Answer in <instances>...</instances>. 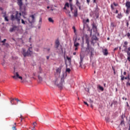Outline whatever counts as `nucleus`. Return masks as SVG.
I'll use <instances>...</instances> for the list:
<instances>
[{"mask_svg":"<svg viewBox=\"0 0 130 130\" xmlns=\"http://www.w3.org/2000/svg\"><path fill=\"white\" fill-rule=\"evenodd\" d=\"M29 24V27L30 28H34V22H35V16L34 14H32L29 16V17L27 19Z\"/></svg>","mask_w":130,"mask_h":130,"instance_id":"2","label":"nucleus"},{"mask_svg":"<svg viewBox=\"0 0 130 130\" xmlns=\"http://www.w3.org/2000/svg\"><path fill=\"white\" fill-rule=\"evenodd\" d=\"M32 53H33L32 47H29L27 52H26V49L24 48L22 49V54L24 57H26V56H31Z\"/></svg>","mask_w":130,"mask_h":130,"instance_id":"4","label":"nucleus"},{"mask_svg":"<svg viewBox=\"0 0 130 130\" xmlns=\"http://www.w3.org/2000/svg\"><path fill=\"white\" fill-rule=\"evenodd\" d=\"M60 44V43H59V41H56L55 42V46H56V48H58V46H59V45Z\"/></svg>","mask_w":130,"mask_h":130,"instance_id":"16","label":"nucleus"},{"mask_svg":"<svg viewBox=\"0 0 130 130\" xmlns=\"http://www.w3.org/2000/svg\"><path fill=\"white\" fill-rule=\"evenodd\" d=\"M23 10L24 11H21L22 16H27V12H26V6H23Z\"/></svg>","mask_w":130,"mask_h":130,"instance_id":"10","label":"nucleus"},{"mask_svg":"<svg viewBox=\"0 0 130 130\" xmlns=\"http://www.w3.org/2000/svg\"><path fill=\"white\" fill-rule=\"evenodd\" d=\"M97 88L98 89H99V90H100L101 91H104V88H103V87L101 86V85L100 84H98L97 85Z\"/></svg>","mask_w":130,"mask_h":130,"instance_id":"14","label":"nucleus"},{"mask_svg":"<svg viewBox=\"0 0 130 130\" xmlns=\"http://www.w3.org/2000/svg\"><path fill=\"white\" fill-rule=\"evenodd\" d=\"M12 78L13 79H14V80H17V79H20V80H23V78L22 76H20L18 72H16L14 74V76H12Z\"/></svg>","mask_w":130,"mask_h":130,"instance_id":"8","label":"nucleus"},{"mask_svg":"<svg viewBox=\"0 0 130 130\" xmlns=\"http://www.w3.org/2000/svg\"><path fill=\"white\" fill-rule=\"evenodd\" d=\"M83 22L84 25H86V24H87V23H90V20L89 19V18H87L86 20L83 19Z\"/></svg>","mask_w":130,"mask_h":130,"instance_id":"15","label":"nucleus"},{"mask_svg":"<svg viewBox=\"0 0 130 130\" xmlns=\"http://www.w3.org/2000/svg\"><path fill=\"white\" fill-rule=\"evenodd\" d=\"M50 50V48H47V51H49Z\"/></svg>","mask_w":130,"mask_h":130,"instance_id":"60","label":"nucleus"},{"mask_svg":"<svg viewBox=\"0 0 130 130\" xmlns=\"http://www.w3.org/2000/svg\"><path fill=\"white\" fill-rule=\"evenodd\" d=\"M111 27H112L113 28H114V27H116V24H115L114 22H111Z\"/></svg>","mask_w":130,"mask_h":130,"instance_id":"19","label":"nucleus"},{"mask_svg":"<svg viewBox=\"0 0 130 130\" xmlns=\"http://www.w3.org/2000/svg\"><path fill=\"white\" fill-rule=\"evenodd\" d=\"M113 5L115 7H117V6H118V4L116 3L115 2H113Z\"/></svg>","mask_w":130,"mask_h":130,"instance_id":"34","label":"nucleus"},{"mask_svg":"<svg viewBox=\"0 0 130 130\" xmlns=\"http://www.w3.org/2000/svg\"><path fill=\"white\" fill-rule=\"evenodd\" d=\"M74 43V46L75 47H78L79 45H80V44L79 43Z\"/></svg>","mask_w":130,"mask_h":130,"instance_id":"26","label":"nucleus"},{"mask_svg":"<svg viewBox=\"0 0 130 130\" xmlns=\"http://www.w3.org/2000/svg\"><path fill=\"white\" fill-rule=\"evenodd\" d=\"M15 100H16V101H17V103H19V102H20V103H24L23 102H22V101H21L17 98H15Z\"/></svg>","mask_w":130,"mask_h":130,"instance_id":"20","label":"nucleus"},{"mask_svg":"<svg viewBox=\"0 0 130 130\" xmlns=\"http://www.w3.org/2000/svg\"><path fill=\"white\" fill-rule=\"evenodd\" d=\"M25 16L26 15H22V17H23V19H26V18Z\"/></svg>","mask_w":130,"mask_h":130,"instance_id":"55","label":"nucleus"},{"mask_svg":"<svg viewBox=\"0 0 130 130\" xmlns=\"http://www.w3.org/2000/svg\"><path fill=\"white\" fill-rule=\"evenodd\" d=\"M67 58L69 61H71V57L67 56Z\"/></svg>","mask_w":130,"mask_h":130,"instance_id":"41","label":"nucleus"},{"mask_svg":"<svg viewBox=\"0 0 130 130\" xmlns=\"http://www.w3.org/2000/svg\"><path fill=\"white\" fill-rule=\"evenodd\" d=\"M83 58L82 57V56L80 55V66H82V62H83Z\"/></svg>","mask_w":130,"mask_h":130,"instance_id":"22","label":"nucleus"},{"mask_svg":"<svg viewBox=\"0 0 130 130\" xmlns=\"http://www.w3.org/2000/svg\"><path fill=\"white\" fill-rule=\"evenodd\" d=\"M127 54L128 55V57H130V52H129L128 51L127 52Z\"/></svg>","mask_w":130,"mask_h":130,"instance_id":"46","label":"nucleus"},{"mask_svg":"<svg viewBox=\"0 0 130 130\" xmlns=\"http://www.w3.org/2000/svg\"><path fill=\"white\" fill-rule=\"evenodd\" d=\"M39 23H41V22H42V18H40V19H39Z\"/></svg>","mask_w":130,"mask_h":130,"instance_id":"49","label":"nucleus"},{"mask_svg":"<svg viewBox=\"0 0 130 130\" xmlns=\"http://www.w3.org/2000/svg\"><path fill=\"white\" fill-rule=\"evenodd\" d=\"M73 30H74V33H76V27H75V26H73Z\"/></svg>","mask_w":130,"mask_h":130,"instance_id":"42","label":"nucleus"},{"mask_svg":"<svg viewBox=\"0 0 130 130\" xmlns=\"http://www.w3.org/2000/svg\"><path fill=\"white\" fill-rule=\"evenodd\" d=\"M90 0H86L87 3L89 4Z\"/></svg>","mask_w":130,"mask_h":130,"instance_id":"56","label":"nucleus"},{"mask_svg":"<svg viewBox=\"0 0 130 130\" xmlns=\"http://www.w3.org/2000/svg\"><path fill=\"white\" fill-rule=\"evenodd\" d=\"M27 21H24L23 19H21V23H22V24H23V25H26V22Z\"/></svg>","mask_w":130,"mask_h":130,"instance_id":"29","label":"nucleus"},{"mask_svg":"<svg viewBox=\"0 0 130 130\" xmlns=\"http://www.w3.org/2000/svg\"><path fill=\"white\" fill-rule=\"evenodd\" d=\"M21 16H22V13H19V12L16 11V20L18 22V23H20V21H21Z\"/></svg>","mask_w":130,"mask_h":130,"instance_id":"7","label":"nucleus"},{"mask_svg":"<svg viewBox=\"0 0 130 130\" xmlns=\"http://www.w3.org/2000/svg\"><path fill=\"white\" fill-rule=\"evenodd\" d=\"M126 86H130L129 81L127 82L126 83Z\"/></svg>","mask_w":130,"mask_h":130,"instance_id":"45","label":"nucleus"},{"mask_svg":"<svg viewBox=\"0 0 130 130\" xmlns=\"http://www.w3.org/2000/svg\"><path fill=\"white\" fill-rule=\"evenodd\" d=\"M111 9H112V10H114V6L113 4L111 5Z\"/></svg>","mask_w":130,"mask_h":130,"instance_id":"38","label":"nucleus"},{"mask_svg":"<svg viewBox=\"0 0 130 130\" xmlns=\"http://www.w3.org/2000/svg\"><path fill=\"white\" fill-rule=\"evenodd\" d=\"M14 100H15V99H12L11 101V103L12 104V105H14V104L13 103H12V102L14 101Z\"/></svg>","mask_w":130,"mask_h":130,"instance_id":"48","label":"nucleus"},{"mask_svg":"<svg viewBox=\"0 0 130 130\" xmlns=\"http://www.w3.org/2000/svg\"><path fill=\"white\" fill-rule=\"evenodd\" d=\"M67 73H70L71 72V69L70 68H67L66 69Z\"/></svg>","mask_w":130,"mask_h":130,"instance_id":"33","label":"nucleus"},{"mask_svg":"<svg viewBox=\"0 0 130 130\" xmlns=\"http://www.w3.org/2000/svg\"><path fill=\"white\" fill-rule=\"evenodd\" d=\"M106 121L109 122L110 119L108 118V117L106 118Z\"/></svg>","mask_w":130,"mask_h":130,"instance_id":"50","label":"nucleus"},{"mask_svg":"<svg viewBox=\"0 0 130 130\" xmlns=\"http://www.w3.org/2000/svg\"><path fill=\"white\" fill-rule=\"evenodd\" d=\"M103 53L104 55H108V50L107 49H105L103 50Z\"/></svg>","mask_w":130,"mask_h":130,"instance_id":"13","label":"nucleus"},{"mask_svg":"<svg viewBox=\"0 0 130 130\" xmlns=\"http://www.w3.org/2000/svg\"><path fill=\"white\" fill-rule=\"evenodd\" d=\"M78 40V38H75V40H74V43H77V40Z\"/></svg>","mask_w":130,"mask_h":130,"instance_id":"47","label":"nucleus"},{"mask_svg":"<svg viewBox=\"0 0 130 130\" xmlns=\"http://www.w3.org/2000/svg\"><path fill=\"white\" fill-rule=\"evenodd\" d=\"M70 9L72 13V14H74V17H78V8H77L76 7L73 6V4H70Z\"/></svg>","mask_w":130,"mask_h":130,"instance_id":"5","label":"nucleus"},{"mask_svg":"<svg viewBox=\"0 0 130 130\" xmlns=\"http://www.w3.org/2000/svg\"><path fill=\"white\" fill-rule=\"evenodd\" d=\"M122 17V14H121V13L118 14L117 18L118 19H121Z\"/></svg>","mask_w":130,"mask_h":130,"instance_id":"24","label":"nucleus"},{"mask_svg":"<svg viewBox=\"0 0 130 130\" xmlns=\"http://www.w3.org/2000/svg\"><path fill=\"white\" fill-rule=\"evenodd\" d=\"M4 18L6 22H9V19H8V16H4Z\"/></svg>","mask_w":130,"mask_h":130,"instance_id":"31","label":"nucleus"},{"mask_svg":"<svg viewBox=\"0 0 130 130\" xmlns=\"http://www.w3.org/2000/svg\"><path fill=\"white\" fill-rule=\"evenodd\" d=\"M38 79H39V81H42V77H41V76H40V75H39Z\"/></svg>","mask_w":130,"mask_h":130,"instance_id":"30","label":"nucleus"},{"mask_svg":"<svg viewBox=\"0 0 130 130\" xmlns=\"http://www.w3.org/2000/svg\"><path fill=\"white\" fill-rule=\"evenodd\" d=\"M128 51L130 52V47L128 48Z\"/></svg>","mask_w":130,"mask_h":130,"instance_id":"62","label":"nucleus"},{"mask_svg":"<svg viewBox=\"0 0 130 130\" xmlns=\"http://www.w3.org/2000/svg\"><path fill=\"white\" fill-rule=\"evenodd\" d=\"M3 45H5V46H6V47H9V45L8 43L3 44Z\"/></svg>","mask_w":130,"mask_h":130,"instance_id":"37","label":"nucleus"},{"mask_svg":"<svg viewBox=\"0 0 130 130\" xmlns=\"http://www.w3.org/2000/svg\"><path fill=\"white\" fill-rule=\"evenodd\" d=\"M121 81H124V76H121Z\"/></svg>","mask_w":130,"mask_h":130,"instance_id":"39","label":"nucleus"},{"mask_svg":"<svg viewBox=\"0 0 130 130\" xmlns=\"http://www.w3.org/2000/svg\"><path fill=\"white\" fill-rule=\"evenodd\" d=\"M125 7L126 8L125 14L126 15H129L130 13V2L127 1L126 2Z\"/></svg>","mask_w":130,"mask_h":130,"instance_id":"6","label":"nucleus"},{"mask_svg":"<svg viewBox=\"0 0 130 130\" xmlns=\"http://www.w3.org/2000/svg\"><path fill=\"white\" fill-rule=\"evenodd\" d=\"M128 20H125V23L127 28H128V26L129 25V23H128Z\"/></svg>","mask_w":130,"mask_h":130,"instance_id":"25","label":"nucleus"},{"mask_svg":"<svg viewBox=\"0 0 130 130\" xmlns=\"http://www.w3.org/2000/svg\"><path fill=\"white\" fill-rule=\"evenodd\" d=\"M83 103H84L85 105H87V106H89V104H88V103L86 102H84Z\"/></svg>","mask_w":130,"mask_h":130,"instance_id":"43","label":"nucleus"},{"mask_svg":"<svg viewBox=\"0 0 130 130\" xmlns=\"http://www.w3.org/2000/svg\"><path fill=\"white\" fill-rule=\"evenodd\" d=\"M76 5L77 7H81V3L79 2V0H76Z\"/></svg>","mask_w":130,"mask_h":130,"instance_id":"18","label":"nucleus"},{"mask_svg":"<svg viewBox=\"0 0 130 130\" xmlns=\"http://www.w3.org/2000/svg\"><path fill=\"white\" fill-rule=\"evenodd\" d=\"M123 100H127L126 98H122Z\"/></svg>","mask_w":130,"mask_h":130,"instance_id":"58","label":"nucleus"},{"mask_svg":"<svg viewBox=\"0 0 130 130\" xmlns=\"http://www.w3.org/2000/svg\"><path fill=\"white\" fill-rule=\"evenodd\" d=\"M17 29H18V27H17L16 26H13V27L10 28V32H14V31H16Z\"/></svg>","mask_w":130,"mask_h":130,"instance_id":"11","label":"nucleus"},{"mask_svg":"<svg viewBox=\"0 0 130 130\" xmlns=\"http://www.w3.org/2000/svg\"><path fill=\"white\" fill-rule=\"evenodd\" d=\"M125 80H128V81H130V77H129V75H128V74L127 75V77H124Z\"/></svg>","mask_w":130,"mask_h":130,"instance_id":"28","label":"nucleus"},{"mask_svg":"<svg viewBox=\"0 0 130 130\" xmlns=\"http://www.w3.org/2000/svg\"><path fill=\"white\" fill-rule=\"evenodd\" d=\"M17 4L19 6L20 11H22V10L23 9V2H22V0H17Z\"/></svg>","mask_w":130,"mask_h":130,"instance_id":"9","label":"nucleus"},{"mask_svg":"<svg viewBox=\"0 0 130 130\" xmlns=\"http://www.w3.org/2000/svg\"><path fill=\"white\" fill-rule=\"evenodd\" d=\"M115 13H116V14H118V10H116Z\"/></svg>","mask_w":130,"mask_h":130,"instance_id":"61","label":"nucleus"},{"mask_svg":"<svg viewBox=\"0 0 130 130\" xmlns=\"http://www.w3.org/2000/svg\"><path fill=\"white\" fill-rule=\"evenodd\" d=\"M6 41H7V39H4L3 41H1L2 43L5 44L6 43Z\"/></svg>","mask_w":130,"mask_h":130,"instance_id":"36","label":"nucleus"},{"mask_svg":"<svg viewBox=\"0 0 130 130\" xmlns=\"http://www.w3.org/2000/svg\"><path fill=\"white\" fill-rule=\"evenodd\" d=\"M118 49V48H115L114 49V51H115L116 50H117Z\"/></svg>","mask_w":130,"mask_h":130,"instance_id":"54","label":"nucleus"},{"mask_svg":"<svg viewBox=\"0 0 130 130\" xmlns=\"http://www.w3.org/2000/svg\"><path fill=\"white\" fill-rule=\"evenodd\" d=\"M127 59L128 60V61H130V57H127Z\"/></svg>","mask_w":130,"mask_h":130,"instance_id":"57","label":"nucleus"},{"mask_svg":"<svg viewBox=\"0 0 130 130\" xmlns=\"http://www.w3.org/2000/svg\"><path fill=\"white\" fill-rule=\"evenodd\" d=\"M0 11H4V9H3L2 7H0Z\"/></svg>","mask_w":130,"mask_h":130,"instance_id":"59","label":"nucleus"},{"mask_svg":"<svg viewBox=\"0 0 130 130\" xmlns=\"http://www.w3.org/2000/svg\"><path fill=\"white\" fill-rule=\"evenodd\" d=\"M48 21H49V22H50L51 23H53V19H52V18H51L50 17L48 18Z\"/></svg>","mask_w":130,"mask_h":130,"instance_id":"27","label":"nucleus"},{"mask_svg":"<svg viewBox=\"0 0 130 130\" xmlns=\"http://www.w3.org/2000/svg\"><path fill=\"white\" fill-rule=\"evenodd\" d=\"M11 21H15V20H16V15L15 16L14 15H12L11 16Z\"/></svg>","mask_w":130,"mask_h":130,"instance_id":"17","label":"nucleus"},{"mask_svg":"<svg viewBox=\"0 0 130 130\" xmlns=\"http://www.w3.org/2000/svg\"><path fill=\"white\" fill-rule=\"evenodd\" d=\"M61 69H62V66H60L56 69V72L58 73V74H60V72H61Z\"/></svg>","mask_w":130,"mask_h":130,"instance_id":"12","label":"nucleus"},{"mask_svg":"<svg viewBox=\"0 0 130 130\" xmlns=\"http://www.w3.org/2000/svg\"><path fill=\"white\" fill-rule=\"evenodd\" d=\"M126 36H127V37H130V32H127Z\"/></svg>","mask_w":130,"mask_h":130,"instance_id":"44","label":"nucleus"},{"mask_svg":"<svg viewBox=\"0 0 130 130\" xmlns=\"http://www.w3.org/2000/svg\"><path fill=\"white\" fill-rule=\"evenodd\" d=\"M46 58H47V59H49V56H47Z\"/></svg>","mask_w":130,"mask_h":130,"instance_id":"63","label":"nucleus"},{"mask_svg":"<svg viewBox=\"0 0 130 130\" xmlns=\"http://www.w3.org/2000/svg\"><path fill=\"white\" fill-rule=\"evenodd\" d=\"M19 117L21 118V121H22L23 119H24V117H23L22 115H20Z\"/></svg>","mask_w":130,"mask_h":130,"instance_id":"40","label":"nucleus"},{"mask_svg":"<svg viewBox=\"0 0 130 130\" xmlns=\"http://www.w3.org/2000/svg\"><path fill=\"white\" fill-rule=\"evenodd\" d=\"M12 129H13V130H17V128H16V126H13V127H12Z\"/></svg>","mask_w":130,"mask_h":130,"instance_id":"51","label":"nucleus"},{"mask_svg":"<svg viewBox=\"0 0 130 130\" xmlns=\"http://www.w3.org/2000/svg\"><path fill=\"white\" fill-rule=\"evenodd\" d=\"M54 84L60 89L63 88V84H64V77L63 76L60 79V81L58 80V78L56 79L54 81Z\"/></svg>","mask_w":130,"mask_h":130,"instance_id":"1","label":"nucleus"},{"mask_svg":"<svg viewBox=\"0 0 130 130\" xmlns=\"http://www.w3.org/2000/svg\"><path fill=\"white\" fill-rule=\"evenodd\" d=\"M42 73H43V71L42 70V69H41V68L40 67L38 74H42Z\"/></svg>","mask_w":130,"mask_h":130,"instance_id":"23","label":"nucleus"},{"mask_svg":"<svg viewBox=\"0 0 130 130\" xmlns=\"http://www.w3.org/2000/svg\"><path fill=\"white\" fill-rule=\"evenodd\" d=\"M37 123H36V122H34L33 123V125H34V126L35 127V126L36 125Z\"/></svg>","mask_w":130,"mask_h":130,"instance_id":"53","label":"nucleus"},{"mask_svg":"<svg viewBox=\"0 0 130 130\" xmlns=\"http://www.w3.org/2000/svg\"><path fill=\"white\" fill-rule=\"evenodd\" d=\"M124 46H123L124 47H126V45H127V42L125 41L124 42Z\"/></svg>","mask_w":130,"mask_h":130,"instance_id":"35","label":"nucleus"},{"mask_svg":"<svg viewBox=\"0 0 130 130\" xmlns=\"http://www.w3.org/2000/svg\"><path fill=\"white\" fill-rule=\"evenodd\" d=\"M65 7H66L67 8H70V4L68 3H66Z\"/></svg>","mask_w":130,"mask_h":130,"instance_id":"32","label":"nucleus"},{"mask_svg":"<svg viewBox=\"0 0 130 130\" xmlns=\"http://www.w3.org/2000/svg\"><path fill=\"white\" fill-rule=\"evenodd\" d=\"M85 43L87 45L86 48V51L88 52V53H90L91 56H92V55H93V51H94V48L90 47V41H89V40L86 39Z\"/></svg>","mask_w":130,"mask_h":130,"instance_id":"3","label":"nucleus"},{"mask_svg":"<svg viewBox=\"0 0 130 130\" xmlns=\"http://www.w3.org/2000/svg\"><path fill=\"white\" fill-rule=\"evenodd\" d=\"M123 75H126V72H123Z\"/></svg>","mask_w":130,"mask_h":130,"instance_id":"64","label":"nucleus"},{"mask_svg":"<svg viewBox=\"0 0 130 130\" xmlns=\"http://www.w3.org/2000/svg\"><path fill=\"white\" fill-rule=\"evenodd\" d=\"M92 27L93 29H97V26H96V24H95V23H92Z\"/></svg>","mask_w":130,"mask_h":130,"instance_id":"21","label":"nucleus"},{"mask_svg":"<svg viewBox=\"0 0 130 130\" xmlns=\"http://www.w3.org/2000/svg\"><path fill=\"white\" fill-rule=\"evenodd\" d=\"M89 102L90 103V104H92L93 103V101L91 100V99H90Z\"/></svg>","mask_w":130,"mask_h":130,"instance_id":"52","label":"nucleus"}]
</instances>
